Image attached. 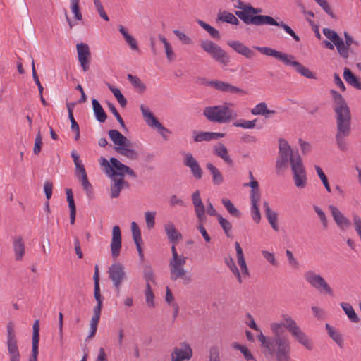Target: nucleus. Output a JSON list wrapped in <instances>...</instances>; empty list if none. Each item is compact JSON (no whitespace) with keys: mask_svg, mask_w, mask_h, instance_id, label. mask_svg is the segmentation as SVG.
<instances>
[{"mask_svg":"<svg viewBox=\"0 0 361 361\" xmlns=\"http://www.w3.org/2000/svg\"><path fill=\"white\" fill-rule=\"evenodd\" d=\"M33 333H32V355L29 360H37L39 354V321L36 319L33 324Z\"/></svg>","mask_w":361,"mask_h":361,"instance_id":"obj_20","label":"nucleus"},{"mask_svg":"<svg viewBox=\"0 0 361 361\" xmlns=\"http://www.w3.org/2000/svg\"><path fill=\"white\" fill-rule=\"evenodd\" d=\"M78 61L84 72L90 69L91 61V52L88 44L78 43L76 44Z\"/></svg>","mask_w":361,"mask_h":361,"instance_id":"obj_13","label":"nucleus"},{"mask_svg":"<svg viewBox=\"0 0 361 361\" xmlns=\"http://www.w3.org/2000/svg\"><path fill=\"white\" fill-rule=\"evenodd\" d=\"M231 345L234 349L240 350L247 361L254 360L252 354L246 346L242 345L237 342L233 343Z\"/></svg>","mask_w":361,"mask_h":361,"instance_id":"obj_45","label":"nucleus"},{"mask_svg":"<svg viewBox=\"0 0 361 361\" xmlns=\"http://www.w3.org/2000/svg\"><path fill=\"white\" fill-rule=\"evenodd\" d=\"M304 277L313 288L319 291L324 290L331 296L334 295L332 288L329 286L325 279L320 275L316 274L312 271H308L305 274Z\"/></svg>","mask_w":361,"mask_h":361,"instance_id":"obj_10","label":"nucleus"},{"mask_svg":"<svg viewBox=\"0 0 361 361\" xmlns=\"http://www.w3.org/2000/svg\"><path fill=\"white\" fill-rule=\"evenodd\" d=\"M222 204L226 209V210L234 217L239 218L240 217V211L233 205V204L231 202L230 200L228 199H222Z\"/></svg>","mask_w":361,"mask_h":361,"instance_id":"obj_43","label":"nucleus"},{"mask_svg":"<svg viewBox=\"0 0 361 361\" xmlns=\"http://www.w3.org/2000/svg\"><path fill=\"white\" fill-rule=\"evenodd\" d=\"M272 57L278 59L279 61H282L286 66H293V63L295 61L293 60V56L288 55L287 54L280 52L275 49H272Z\"/></svg>","mask_w":361,"mask_h":361,"instance_id":"obj_37","label":"nucleus"},{"mask_svg":"<svg viewBox=\"0 0 361 361\" xmlns=\"http://www.w3.org/2000/svg\"><path fill=\"white\" fill-rule=\"evenodd\" d=\"M13 250L16 260H21L25 254V243L21 236L13 240Z\"/></svg>","mask_w":361,"mask_h":361,"instance_id":"obj_25","label":"nucleus"},{"mask_svg":"<svg viewBox=\"0 0 361 361\" xmlns=\"http://www.w3.org/2000/svg\"><path fill=\"white\" fill-rule=\"evenodd\" d=\"M121 249V232L120 227L114 226L112 229V238L111 242V255L114 259H116Z\"/></svg>","mask_w":361,"mask_h":361,"instance_id":"obj_15","label":"nucleus"},{"mask_svg":"<svg viewBox=\"0 0 361 361\" xmlns=\"http://www.w3.org/2000/svg\"><path fill=\"white\" fill-rule=\"evenodd\" d=\"M140 110L142 111V116L147 118V122L149 126H152V125H157L161 126L160 122L156 118V117L153 115V114L149 111V109L146 107L145 105L141 104Z\"/></svg>","mask_w":361,"mask_h":361,"instance_id":"obj_36","label":"nucleus"},{"mask_svg":"<svg viewBox=\"0 0 361 361\" xmlns=\"http://www.w3.org/2000/svg\"><path fill=\"white\" fill-rule=\"evenodd\" d=\"M206 167L212 174L213 183L216 185H221L224 182V177L219 170L210 162L206 164Z\"/></svg>","mask_w":361,"mask_h":361,"instance_id":"obj_27","label":"nucleus"},{"mask_svg":"<svg viewBox=\"0 0 361 361\" xmlns=\"http://www.w3.org/2000/svg\"><path fill=\"white\" fill-rule=\"evenodd\" d=\"M257 337L261 343L262 353L266 357H268L271 355V339L264 336L262 332Z\"/></svg>","mask_w":361,"mask_h":361,"instance_id":"obj_33","label":"nucleus"},{"mask_svg":"<svg viewBox=\"0 0 361 361\" xmlns=\"http://www.w3.org/2000/svg\"><path fill=\"white\" fill-rule=\"evenodd\" d=\"M71 10L74 14V17L78 20L82 19V15L80 10V0H71Z\"/></svg>","mask_w":361,"mask_h":361,"instance_id":"obj_53","label":"nucleus"},{"mask_svg":"<svg viewBox=\"0 0 361 361\" xmlns=\"http://www.w3.org/2000/svg\"><path fill=\"white\" fill-rule=\"evenodd\" d=\"M209 361H220L218 347L212 346L209 350Z\"/></svg>","mask_w":361,"mask_h":361,"instance_id":"obj_64","label":"nucleus"},{"mask_svg":"<svg viewBox=\"0 0 361 361\" xmlns=\"http://www.w3.org/2000/svg\"><path fill=\"white\" fill-rule=\"evenodd\" d=\"M173 33L185 44H190L192 42V39L180 30H173Z\"/></svg>","mask_w":361,"mask_h":361,"instance_id":"obj_63","label":"nucleus"},{"mask_svg":"<svg viewBox=\"0 0 361 361\" xmlns=\"http://www.w3.org/2000/svg\"><path fill=\"white\" fill-rule=\"evenodd\" d=\"M343 78L349 85L357 90H361V82L349 68H344Z\"/></svg>","mask_w":361,"mask_h":361,"instance_id":"obj_26","label":"nucleus"},{"mask_svg":"<svg viewBox=\"0 0 361 361\" xmlns=\"http://www.w3.org/2000/svg\"><path fill=\"white\" fill-rule=\"evenodd\" d=\"M227 44L238 54H241L247 59H251L256 56V53L248 47L243 44L242 42L238 40L228 41Z\"/></svg>","mask_w":361,"mask_h":361,"instance_id":"obj_16","label":"nucleus"},{"mask_svg":"<svg viewBox=\"0 0 361 361\" xmlns=\"http://www.w3.org/2000/svg\"><path fill=\"white\" fill-rule=\"evenodd\" d=\"M145 295L146 298V302L149 307H154V295L153 293L152 289L151 288L150 283H147L146 284V289L145 291Z\"/></svg>","mask_w":361,"mask_h":361,"instance_id":"obj_51","label":"nucleus"},{"mask_svg":"<svg viewBox=\"0 0 361 361\" xmlns=\"http://www.w3.org/2000/svg\"><path fill=\"white\" fill-rule=\"evenodd\" d=\"M171 252L172 257L169 262L170 279L172 281L181 279L183 285L187 286L190 284L192 281V276L188 274L184 268L187 257L182 255H178L174 245L171 247Z\"/></svg>","mask_w":361,"mask_h":361,"instance_id":"obj_4","label":"nucleus"},{"mask_svg":"<svg viewBox=\"0 0 361 361\" xmlns=\"http://www.w3.org/2000/svg\"><path fill=\"white\" fill-rule=\"evenodd\" d=\"M7 331V348L10 356V361H20V355L18 347V341L16 338L15 325L11 321L6 325Z\"/></svg>","mask_w":361,"mask_h":361,"instance_id":"obj_8","label":"nucleus"},{"mask_svg":"<svg viewBox=\"0 0 361 361\" xmlns=\"http://www.w3.org/2000/svg\"><path fill=\"white\" fill-rule=\"evenodd\" d=\"M226 264L230 267L231 271L233 274L238 278V281L239 283L242 282L240 274L236 265L235 264L234 261L232 258H230L228 261H226Z\"/></svg>","mask_w":361,"mask_h":361,"instance_id":"obj_61","label":"nucleus"},{"mask_svg":"<svg viewBox=\"0 0 361 361\" xmlns=\"http://www.w3.org/2000/svg\"><path fill=\"white\" fill-rule=\"evenodd\" d=\"M110 163H111L112 167L109 169L108 175L111 178H118L117 176H119V178H123L126 174L124 168H126V165L122 164L115 157L110 158Z\"/></svg>","mask_w":361,"mask_h":361,"instance_id":"obj_17","label":"nucleus"},{"mask_svg":"<svg viewBox=\"0 0 361 361\" xmlns=\"http://www.w3.org/2000/svg\"><path fill=\"white\" fill-rule=\"evenodd\" d=\"M257 337L261 343L262 353L266 357H268L271 355V339L264 336L262 332Z\"/></svg>","mask_w":361,"mask_h":361,"instance_id":"obj_32","label":"nucleus"},{"mask_svg":"<svg viewBox=\"0 0 361 361\" xmlns=\"http://www.w3.org/2000/svg\"><path fill=\"white\" fill-rule=\"evenodd\" d=\"M114 183L111 185V197L117 198L120 195L122 190V183H124L123 178H111Z\"/></svg>","mask_w":361,"mask_h":361,"instance_id":"obj_40","label":"nucleus"},{"mask_svg":"<svg viewBox=\"0 0 361 361\" xmlns=\"http://www.w3.org/2000/svg\"><path fill=\"white\" fill-rule=\"evenodd\" d=\"M93 111L97 120L100 123H104L107 118L106 114L103 109L99 101L96 99L92 100Z\"/></svg>","mask_w":361,"mask_h":361,"instance_id":"obj_28","label":"nucleus"},{"mask_svg":"<svg viewBox=\"0 0 361 361\" xmlns=\"http://www.w3.org/2000/svg\"><path fill=\"white\" fill-rule=\"evenodd\" d=\"M313 209L319 217V219L321 221V223L322 224V226L324 229H326L328 227V220L326 216L325 213L323 212V210L319 207L317 205L313 206Z\"/></svg>","mask_w":361,"mask_h":361,"instance_id":"obj_57","label":"nucleus"},{"mask_svg":"<svg viewBox=\"0 0 361 361\" xmlns=\"http://www.w3.org/2000/svg\"><path fill=\"white\" fill-rule=\"evenodd\" d=\"M336 47L337 51L339 54L344 59H348L349 56L350 48L345 44L343 40L342 39H339L337 42L334 44Z\"/></svg>","mask_w":361,"mask_h":361,"instance_id":"obj_44","label":"nucleus"},{"mask_svg":"<svg viewBox=\"0 0 361 361\" xmlns=\"http://www.w3.org/2000/svg\"><path fill=\"white\" fill-rule=\"evenodd\" d=\"M282 318L286 323L272 324V330L276 336L281 337V334L283 332V327H285L300 344L302 345L308 350H312L314 348L312 341L298 326L296 322L288 314H283Z\"/></svg>","mask_w":361,"mask_h":361,"instance_id":"obj_3","label":"nucleus"},{"mask_svg":"<svg viewBox=\"0 0 361 361\" xmlns=\"http://www.w3.org/2000/svg\"><path fill=\"white\" fill-rule=\"evenodd\" d=\"M94 4L100 17L104 20L109 21V18L104 9L102 1L100 0H94Z\"/></svg>","mask_w":361,"mask_h":361,"instance_id":"obj_58","label":"nucleus"},{"mask_svg":"<svg viewBox=\"0 0 361 361\" xmlns=\"http://www.w3.org/2000/svg\"><path fill=\"white\" fill-rule=\"evenodd\" d=\"M204 84L207 86L212 87L216 90L231 94H238L240 95L246 94L247 92L243 89H240L236 86L233 85L231 83L226 82L221 80H211L206 81Z\"/></svg>","mask_w":361,"mask_h":361,"instance_id":"obj_12","label":"nucleus"},{"mask_svg":"<svg viewBox=\"0 0 361 361\" xmlns=\"http://www.w3.org/2000/svg\"><path fill=\"white\" fill-rule=\"evenodd\" d=\"M203 114L209 121L218 123L229 122L237 116L236 113L226 105L207 106Z\"/></svg>","mask_w":361,"mask_h":361,"instance_id":"obj_6","label":"nucleus"},{"mask_svg":"<svg viewBox=\"0 0 361 361\" xmlns=\"http://www.w3.org/2000/svg\"><path fill=\"white\" fill-rule=\"evenodd\" d=\"M140 110L142 111V116L147 118V122L149 126H152V125H157L161 126L160 122L156 118V117L153 115V114L149 111V109L146 107L145 105L141 104Z\"/></svg>","mask_w":361,"mask_h":361,"instance_id":"obj_35","label":"nucleus"},{"mask_svg":"<svg viewBox=\"0 0 361 361\" xmlns=\"http://www.w3.org/2000/svg\"><path fill=\"white\" fill-rule=\"evenodd\" d=\"M293 67L295 68V71L301 74L302 76L307 78H316L315 74L312 73L308 68L305 67L300 63L298 61H294L293 63Z\"/></svg>","mask_w":361,"mask_h":361,"instance_id":"obj_39","label":"nucleus"},{"mask_svg":"<svg viewBox=\"0 0 361 361\" xmlns=\"http://www.w3.org/2000/svg\"><path fill=\"white\" fill-rule=\"evenodd\" d=\"M143 277L146 281V284L149 282H154V269L149 264H145L143 269Z\"/></svg>","mask_w":361,"mask_h":361,"instance_id":"obj_50","label":"nucleus"},{"mask_svg":"<svg viewBox=\"0 0 361 361\" xmlns=\"http://www.w3.org/2000/svg\"><path fill=\"white\" fill-rule=\"evenodd\" d=\"M192 201L195 207V211L200 209H205L204 204L202 203L200 197V193L199 190H196L192 195Z\"/></svg>","mask_w":361,"mask_h":361,"instance_id":"obj_54","label":"nucleus"},{"mask_svg":"<svg viewBox=\"0 0 361 361\" xmlns=\"http://www.w3.org/2000/svg\"><path fill=\"white\" fill-rule=\"evenodd\" d=\"M257 119L252 121L240 120L233 123V126L236 127H241L243 128L251 129L255 127Z\"/></svg>","mask_w":361,"mask_h":361,"instance_id":"obj_55","label":"nucleus"},{"mask_svg":"<svg viewBox=\"0 0 361 361\" xmlns=\"http://www.w3.org/2000/svg\"><path fill=\"white\" fill-rule=\"evenodd\" d=\"M323 33L334 44L341 39L336 32L329 28H324Z\"/></svg>","mask_w":361,"mask_h":361,"instance_id":"obj_56","label":"nucleus"},{"mask_svg":"<svg viewBox=\"0 0 361 361\" xmlns=\"http://www.w3.org/2000/svg\"><path fill=\"white\" fill-rule=\"evenodd\" d=\"M184 164L190 169V171L193 176L196 179L202 178L203 174L202 170L197 160L193 157L192 154H185Z\"/></svg>","mask_w":361,"mask_h":361,"instance_id":"obj_19","label":"nucleus"},{"mask_svg":"<svg viewBox=\"0 0 361 361\" xmlns=\"http://www.w3.org/2000/svg\"><path fill=\"white\" fill-rule=\"evenodd\" d=\"M242 6H238L240 11H235V15L246 25H271V16L257 15L261 12V9L256 8L250 4L240 3Z\"/></svg>","mask_w":361,"mask_h":361,"instance_id":"obj_5","label":"nucleus"},{"mask_svg":"<svg viewBox=\"0 0 361 361\" xmlns=\"http://www.w3.org/2000/svg\"><path fill=\"white\" fill-rule=\"evenodd\" d=\"M279 154L276 162L277 173L287 169L290 164L295 187L304 189L307 185V176L300 155L298 152L294 154L290 145L283 138L279 139Z\"/></svg>","mask_w":361,"mask_h":361,"instance_id":"obj_1","label":"nucleus"},{"mask_svg":"<svg viewBox=\"0 0 361 361\" xmlns=\"http://www.w3.org/2000/svg\"><path fill=\"white\" fill-rule=\"evenodd\" d=\"M181 348H174L171 355V361L189 360L192 357V350L187 342L180 343Z\"/></svg>","mask_w":361,"mask_h":361,"instance_id":"obj_14","label":"nucleus"},{"mask_svg":"<svg viewBox=\"0 0 361 361\" xmlns=\"http://www.w3.org/2000/svg\"><path fill=\"white\" fill-rule=\"evenodd\" d=\"M127 78L133 85V86L135 88L137 89L140 92H145V90H146V86L138 77L133 75L132 74L129 73L127 75Z\"/></svg>","mask_w":361,"mask_h":361,"instance_id":"obj_42","label":"nucleus"},{"mask_svg":"<svg viewBox=\"0 0 361 361\" xmlns=\"http://www.w3.org/2000/svg\"><path fill=\"white\" fill-rule=\"evenodd\" d=\"M217 219H218L219 224L223 228L226 235L228 238L231 237V232L232 230V225H231V222H229L226 219L224 218L221 215H218Z\"/></svg>","mask_w":361,"mask_h":361,"instance_id":"obj_47","label":"nucleus"},{"mask_svg":"<svg viewBox=\"0 0 361 361\" xmlns=\"http://www.w3.org/2000/svg\"><path fill=\"white\" fill-rule=\"evenodd\" d=\"M108 134L116 147L128 146L130 143V140L117 130H109Z\"/></svg>","mask_w":361,"mask_h":361,"instance_id":"obj_21","label":"nucleus"},{"mask_svg":"<svg viewBox=\"0 0 361 361\" xmlns=\"http://www.w3.org/2000/svg\"><path fill=\"white\" fill-rule=\"evenodd\" d=\"M334 99L336 133L335 135L338 147L343 152L348 150L345 138L351 133V112L343 97L337 91L330 92Z\"/></svg>","mask_w":361,"mask_h":361,"instance_id":"obj_2","label":"nucleus"},{"mask_svg":"<svg viewBox=\"0 0 361 361\" xmlns=\"http://www.w3.org/2000/svg\"><path fill=\"white\" fill-rule=\"evenodd\" d=\"M164 230L169 240L172 243H176L182 238V234L176 228L175 225L171 221L164 224Z\"/></svg>","mask_w":361,"mask_h":361,"instance_id":"obj_22","label":"nucleus"},{"mask_svg":"<svg viewBox=\"0 0 361 361\" xmlns=\"http://www.w3.org/2000/svg\"><path fill=\"white\" fill-rule=\"evenodd\" d=\"M251 114L253 115L266 116L271 114V111L267 109V106L264 102H261L251 109Z\"/></svg>","mask_w":361,"mask_h":361,"instance_id":"obj_49","label":"nucleus"},{"mask_svg":"<svg viewBox=\"0 0 361 361\" xmlns=\"http://www.w3.org/2000/svg\"><path fill=\"white\" fill-rule=\"evenodd\" d=\"M42 137L40 131L39 130L38 133L36 135L35 140V145L33 148V153L36 155L39 154L42 149Z\"/></svg>","mask_w":361,"mask_h":361,"instance_id":"obj_59","label":"nucleus"},{"mask_svg":"<svg viewBox=\"0 0 361 361\" xmlns=\"http://www.w3.org/2000/svg\"><path fill=\"white\" fill-rule=\"evenodd\" d=\"M201 48L216 61L227 66L229 63V56L226 52L218 44L210 40H203L200 43Z\"/></svg>","mask_w":361,"mask_h":361,"instance_id":"obj_7","label":"nucleus"},{"mask_svg":"<svg viewBox=\"0 0 361 361\" xmlns=\"http://www.w3.org/2000/svg\"><path fill=\"white\" fill-rule=\"evenodd\" d=\"M326 329L331 339L341 348L343 347V339L341 334L335 328L326 324Z\"/></svg>","mask_w":361,"mask_h":361,"instance_id":"obj_29","label":"nucleus"},{"mask_svg":"<svg viewBox=\"0 0 361 361\" xmlns=\"http://www.w3.org/2000/svg\"><path fill=\"white\" fill-rule=\"evenodd\" d=\"M197 23L200 27H202L204 30H206L212 38L215 39H220L221 35L219 34V32L216 29H215L214 27L209 25V24H207V23L202 20L197 19Z\"/></svg>","mask_w":361,"mask_h":361,"instance_id":"obj_41","label":"nucleus"},{"mask_svg":"<svg viewBox=\"0 0 361 361\" xmlns=\"http://www.w3.org/2000/svg\"><path fill=\"white\" fill-rule=\"evenodd\" d=\"M275 345L276 361H290V345L288 338L276 336Z\"/></svg>","mask_w":361,"mask_h":361,"instance_id":"obj_11","label":"nucleus"},{"mask_svg":"<svg viewBox=\"0 0 361 361\" xmlns=\"http://www.w3.org/2000/svg\"><path fill=\"white\" fill-rule=\"evenodd\" d=\"M217 20L235 25H238L240 23L238 19L233 13L227 11H219Z\"/></svg>","mask_w":361,"mask_h":361,"instance_id":"obj_38","label":"nucleus"},{"mask_svg":"<svg viewBox=\"0 0 361 361\" xmlns=\"http://www.w3.org/2000/svg\"><path fill=\"white\" fill-rule=\"evenodd\" d=\"M314 169H315L319 178L321 179L324 186L325 187L326 190H327V192H331V189L330 185L329 183L328 178H327L326 176L325 175V173H324V171H322V169H321V167L316 165L314 166Z\"/></svg>","mask_w":361,"mask_h":361,"instance_id":"obj_52","label":"nucleus"},{"mask_svg":"<svg viewBox=\"0 0 361 361\" xmlns=\"http://www.w3.org/2000/svg\"><path fill=\"white\" fill-rule=\"evenodd\" d=\"M257 337L261 343L262 353L266 357H268L271 355V339L264 336L262 332Z\"/></svg>","mask_w":361,"mask_h":361,"instance_id":"obj_34","label":"nucleus"},{"mask_svg":"<svg viewBox=\"0 0 361 361\" xmlns=\"http://www.w3.org/2000/svg\"><path fill=\"white\" fill-rule=\"evenodd\" d=\"M329 209L336 225L342 230L348 228L351 223L337 208L334 205H329Z\"/></svg>","mask_w":361,"mask_h":361,"instance_id":"obj_18","label":"nucleus"},{"mask_svg":"<svg viewBox=\"0 0 361 361\" xmlns=\"http://www.w3.org/2000/svg\"><path fill=\"white\" fill-rule=\"evenodd\" d=\"M214 153L219 157L221 158L225 163H226L228 166H233V161L230 157L228 149L226 146L219 143L217 145L214 146Z\"/></svg>","mask_w":361,"mask_h":361,"instance_id":"obj_23","label":"nucleus"},{"mask_svg":"<svg viewBox=\"0 0 361 361\" xmlns=\"http://www.w3.org/2000/svg\"><path fill=\"white\" fill-rule=\"evenodd\" d=\"M108 274L118 294L122 283L127 279L124 265L119 262L113 263L109 267Z\"/></svg>","mask_w":361,"mask_h":361,"instance_id":"obj_9","label":"nucleus"},{"mask_svg":"<svg viewBox=\"0 0 361 361\" xmlns=\"http://www.w3.org/2000/svg\"><path fill=\"white\" fill-rule=\"evenodd\" d=\"M156 212H146L145 213L147 226L149 229L152 228L155 224Z\"/></svg>","mask_w":361,"mask_h":361,"instance_id":"obj_60","label":"nucleus"},{"mask_svg":"<svg viewBox=\"0 0 361 361\" xmlns=\"http://www.w3.org/2000/svg\"><path fill=\"white\" fill-rule=\"evenodd\" d=\"M131 146L132 142L130 141L128 146L115 147L114 149L120 154L125 156L130 159H138L139 154L136 150L131 149Z\"/></svg>","mask_w":361,"mask_h":361,"instance_id":"obj_24","label":"nucleus"},{"mask_svg":"<svg viewBox=\"0 0 361 361\" xmlns=\"http://www.w3.org/2000/svg\"><path fill=\"white\" fill-rule=\"evenodd\" d=\"M193 135L195 142H199L202 141H209V132L197 133V131H194Z\"/></svg>","mask_w":361,"mask_h":361,"instance_id":"obj_62","label":"nucleus"},{"mask_svg":"<svg viewBox=\"0 0 361 361\" xmlns=\"http://www.w3.org/2000/svg\"><path fill=\"white\" fill-rule=\"evenodd\" d=\"M272 25L279 26V27L283 28V30L288 34H289L290 36H292L293 38L295 41L299 42L300 40L299 36L295 34V32L292 30V28L290 27H289L288 25L285 24L283 22L279 23L278 21H276L275 19H274L272 18Z\"/></svg>","mask_w":361,"mask_h":361,"instance_id":"obj_46","label":"nucleus"},{"mask_svg":"<svg viewBox=\"0 0 361 361\" xmlns=\"http://www.w3.org/2000/svg\"><path fill=\"white\" fill-rule=\"evenodd\" d=\"M341 307L348 316L349 320L353 323H358L360 320L358 315L355 312L353 306L348 302H341L340 304Z\"/></svg>","mask_w":361,"mask_h":361,"instance_id":"obj_30","label":"nucleus"},{"mask_svg":"<svg viewBox=\"0 0 361 361\" xmlns=\"http://www.w3.org/2000/svg\"><path fill=\"white\" fill-rule=\"evenodd\" d=\"M76 177L80 181L81 185L84 190L85 191L87 195L89 197H91L93 195V187L88 180L87 173L78 175L76 176Z\"/></svg>","mask_w":361,"mask_h":361,"instance_id":"obj_31","label":"nucleus"},{"mask_svg":"<svg viewBox=\"0 0 361 361\" xmlns=\"http://www.w3.org/2000/svg\"><path fill=\"white\" fill-rule=\"evenodd\" d=\"M109 90L113 93L114 96L117 99L118 102L122 107H125L127 104V100L124 97V96L121 94L120 90L117 87H115L111 85H108Z\"/></svg>","mask_w":361,"mask_h":361,"instance_id":"obj_48","label":"nucleus"}]
</instances>
